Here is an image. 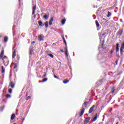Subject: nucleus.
I'll return each instance as SVG.
<instances>
[{"mask_svg": "<svg viewBox=\"0 0 124 124\" xmlns=\"http://www.w3.org/2000/svg\"><path fill=\"white\" fill-rule=\"evenodd\" d=\"M47 55L48 56L50 57V58H54V55H53L52 54H48Z\"/></svg>", "mask_w": 124, "mask_h": 124, "instance_id": "nucleus-23", "label": "nucleus"}, {"mask_svg": "<svg viewBox=\"0 0 124 124\" xmlns=\"http://www.w3.org/2000/svg\"><path fill=\"white\" fill-rule=\"evenodd\" d=\"M4 58H6V56H4V57L2 58V60H4Z\"/></svg>", "mask_w": 124, "mask_h": 124, "instance_id": "nucleus-34", "label": "nucleus"}, {"mask_svg": "<svg viewBox=\"0 0 124 124\" xmlns=\"http://www.w3.org/2000/svg\"><path fill=\"white\" fill-rule=\"evenodd\" d=\"M95 24H96V25L97 28V30L99 31L100 28H99V23H98V21L97 20L95 21Z\"/></svg>", "mask_w": 124, "mask_h": 124, "instance_id": "nucleus-4", "label": "nucleus"}, {"mask_svg": "<svg viewBox=\"0 0 124 124\" xmlns=\"http://www.w3.org/2000/svg\"><path fill=\"white\" fill-rule=\"evenodd\" d=\"M8 92L10 93H12V89H9Z\"/></svg>", "mask_w": 124, "mask_h": 124, "instance_id": "nucleus-28", "label": "nucleus"}, {"mask_svg": "<svg viewBox=\"0 0 124 124\" xmlns=\"http://www.w3.org/2000/svg\"><path fill=\"white\" fill-rule=\"evenodd\" d=\"M88 104V102H84V105H85V106H87V105Z\"/></svg>", "mask_w": 124, "mask_h": 124, "instance_id": "nucleus-31", "label": "nucleus"}, {"mask_svg": "<svg viewBox=\"0 0 124 124\" xmlns=\"http://www.w3.org/2000/svg\"><path fill=\"white\" fill-rule=\"evenodd\" d=\"M66 21V19H63L62 20V25H64L65 24V21Z\"/></svg>", "mask_w": 124, "mask_h": 124, "instance_id": "nucleus-12", "label": "nucleus"}, {"mask_svg": "<svg viewBox=\"0 0 124 124\" xmlns=\"http://www.w3.org/2000/svg\"><path fill=\"white\" fill-rule=\"evenodd\" d=\"M9 87H11V88H14V84H13V82H11Z\"/></svg>", "mask_w": 124, "mask_h": 124, "instance_id": "nucleus-14", "label": "nucleus"}, {"mask_svg": "<svg viewBox=\"0 0 124 124\" xmlns=\"http://www.w3.org/2000/svg\"><path fill=\"white\" fill-rule=\"evenodd\" d=\"M4 72H5V68L3 66H1V73H4Z\"/></svg>", "mask_w": 124, "mask_h": 124, "instance_id": "nucleus-10", "label": "nucleus"}, {"mask_svg": "<svg viewBox=\"0 0 124 124\" xmlns=\"http://www.w3.org/2000/svg\"><path fill=\"white\" fill-rule=\"evenodd\" d=\"M94 108V105H93L89 109V113L91 114L93 111V108Z\"/></svg>", "mask_w": 124, "mask_h": 124, "instance_id": "nucleus-3", "label": "nucleus"}, {"mask_svg": "<svg viewBox=\"0 0 124 124\" xmlns=\"http://www.w3.org/2000/svg\"><path fill=\"white\" fill-rule=\"evenodd\" d=\"M65 54L66 57H68V50L67 49H66Z\"/></svg>", "mask_w": 124, "mask_h": 124, "instance_id": "nucleus-17", "label": "nucleus"}, {"mask_svg": "<svg viewBox=\"0 0 124 124\" xmlns=\"http://www.w3.org/2000/svg\"><path fill=\"white\" fill-rule=\"evenodd\" d=\"M63 42L65 44V46H67V45L66 44V41H65V39H64Z\"/></svg>", "mask_w": 124, "mask_h": 124, "instance_id": "nucleus-29", "label": "nucleus"}, {"mask_svg": "<svg viewBox=\"0 0 124 124\" xmlns=\"http://www.w3.org/2000/svg\"><path fill=\"white\" fill-rule=\"evenodd\" d=\"M34 18H35V16H34Z\"/></svg>", "mask_w": 124, "mask_h": 124, "instance_id": "nucleus-43", "label": "nucleus"}, {"mask_svg": "<svg viewBox=\"0 0 124 124\" xmlns=\"http://www.w3.org/2000/svg\"><path fill=\"white\" fill-rule=\"evenodd\" d=\"M4 54V50H3L1 52V54L0 55V59H1L2 58V57H3V55Z\"/></svg>", "mask_w": 124, "mask_h": 124, "instance_id": "nucleus-7", "label": "nucleus"}, {"mask_svg": "<svg viewBox=\"0 0 124 124\" xmlns=\"http://www.w3.org/2000/svg\"><path fill=\"white\" fill-rule=\"evenodd\" d=\"M124 43L122 44L121 47L120 48V52L121 55H123V52H124Z\"/></svg>", "mask_w": 124, "mask_h": 124, "instance_id": "nucleus-1", "label": "nucleus"}, {"mask_svg": "<svg viewBox=\"0 0 124 124\" xmlns=\"http://www.w3.org/2000/svg\"><path fill=\"white\" fill-rule=\"evenodd\" d=\"M54 21V17H51L50 20H49V25L52 26V24H53V21Z\"/></svg>", "mask_w": 124, "mask_h": 124, "instance_id": "nucleus-5", "label": "nucleus"}, {"mask_svg": "<svg viewBox=\"0 0 124 124\" xmlns=\"http://www.w3.org/2000/svg\"><path fill=\"white\" fill-rule=\"evenodd\" d=\"M14 68H16V67H14Z\"/></svg>", "mask_w": 124, "mask_h": 124, "instance_id": "nucleus-40", "label": "nucleus"}, {"mask_svg": "<svg viewBox=\"0 0 124 124\" xmlns=\"http://www.w3.org/2000/svg\"><path fill=\"white\" fill-rule=\"evenodd\" d=\"M66 50H67V46H66Z\"/></svg>", "mask_w": 124, "mask_h": 124, "instance_id": "nucleus-35", "label": "nucleus"}, {"mask_svg": "<svg viewBox=\"0 0 124 124\" xmlns=\"http://www.w3.org/2000/svg\"><path fill=\"white\" fill-rule=\"evenodd\" d=\"M6 97L7 98H10V97H11V96L10 94H6Z\"/></svg>", "mask_w": 124, "mask_h": 124, "instance_id": "nucleus-25", "label": "nucleus"}, {"mask_svg": "<svg viewBox=\"0 0 124 124\" xmlns=\"http://www.w3.org/2000/svg\"><path fill=\"white\" fill-rule=\"evenodd\" d=\"M35 9H36V6H33L32 8V14L33 15L34 13H35Z\"/></svg>", "mask_w": 124, "mask_h": 124, "instance_id": "nucleus-6", "label": "nucleus"}, {"mask_svg": "<svg viewBox=\"0 0 124 124\" xmlns=\"http://www.w3.org/2000/svg\"><path fill=\"white\" fill-rule=\"evenodd\" d=\"M61 52H63V51H62V50H61Z\"/></svg>", "mask_w": 124, "mask_h": 124, "instance_id": "nucleus-42", "label": "nucleus"}, {"mask_svg": "<svg viewBox=\"0 0 124 124\" xmlns=\"http://www.w3.org/2000/svg\"><path fill=\"white\" fill-rule=\"evenodd\" d=\"M116 124H119V123H117Z\"/></svg>", "mask_w": 124, "mask_h": 124, "instance_id": "nucleus-41", "label": "nucleus"}, {"mask_svg": "<svg viewBox=\"0 0 124 124\" xmlns=\"http://www.w3.org/2000/svg\"><path fill=\"white\" fill-rule=\"evenodd\" d=\"M54 78H58V77L56 76H54Z\"/></svg>", "mask_w": 124, "mask_h": 124, "instance_id": "nucleus-33", "label": "nucleus"}, {"mask_svg": "<svg viewBox=\"0 0 124 124\" xmlns=\"http://www.w3.org/2000/svg\"><path fill=\"white\" fill-rule=\"evenodd\" d=\"M115 92V87H113L112 89V93H114V92Z\"/></svg>", "mask_w": 124, "mask_h": 124, "instance_id": "nucleus-27", "label": "nucleus"}, {"mask_svg": "<svg viewBox=\"0 0 124 124\" xmlns=\"http://www.w3.org/2000/svg\"><path fill=\"white\" fill-rule=\"evenodd\" d=\"M90 118H86L84 122L85 124H88V123H89V121H90Z\"/></svg>", "mask_w": 124, "mask_h": 124, "instance_id": "nucleus-9", "label": "nucleus"}, {"mask_svg": "<svg viewBox=\"0 0 124 124\" xmlns=\"http://www.w3.org/2000/svg\"><path fill=\"white\" fill-rule=\"evenodd\" d=\"M69 82V80H67L66 79H64L63 81V83L64 84H67V83H68Z\"/></svg>", "mask_w": 124, "mask_h": 124, "instance_id": "nucleus-18", "label": "nucleus"}, {"mask_svg": "<svg viewBox=\"0 0 124 124\" xmlns=\"http://www.w3.org/2000/svg\"><path fill=\"white\" fill-rule=\"evenodd\" d=\"M84 112H85V109L82 108L80 112V116H83V114H84Z\"/></svg>", "mask_w": 124, "mask_h": 124, "instance_id": "nucleus-11", "label": "nucleus"}, {"mask_svg": "<svg viewBox=\"0 0 124 124\" xmlns=\"http://www.w3.org/2000/svg\"><path fill=\"white\" fill-rule=\"evenodd\" d=\"M119 44H116V52H119Z\"/></svg>", "mask_w": 124, "mask_h": 124, "instance_id": "nucleus-15", "label": "nucleus"}, {"mask_svg": "<svg viewBox=\"0 0 124 124\" xmlns=\"http://www.w3.org/2000/svg\"><path fill=\"white\" fill-rule=\"evenodd\" d=\"M33 52V50H32V49L30 50V54H31V53H32Z\"/></svg>", "mask_w": 124, "mask_h": 124, "instance_id": "nucleus-32", "label": "nucleus"}, {"mask_svg": "<svg viewBox=\"0 0 124 124\" xmlns=\"http://www.w3.org/2000/svg\"><path fill=\"white\" fill-rule=\"evenodd\" d=\"M7 40H8V38L7 37H5L4 40V42H7Z\"/></svg>", "mask_w": 124, "mask_h": 124, "instance_id": "nucleus-21", "label": "nucleus"}, {"mask_svg": "<svg viewBox=\"0 0 124 124\" xmlns=\"http://www.w3.org/2000/svg\"><path fill=\"white\" fill-rule=\"evenodd\" d=\"M64 39H64V37H63V40L64 41Z\"/></svg>", "mask_w": 124, "mask_h": 124, "instance_id": "nucleus-36", "label": "nucleus"}, {"mask_svg": "<svg viewBox=\"0 0 124 124\" xmlns=\"http://www.w3.org/2000/svg\"><path fill=\"white\" fill-rule=\"evenodd\" d=\"M31 98V96H29L27 97V98H26V100H29V99H30Z\"/></svg>", "mask_w": 124, "mask_h": 124, "instance_id": "nucleus-30", "label": "nucleus"}, {"mask_svg": "<svg viewBox=\"0 0 124 124\" xmlns=\"http://www.w3.org/2000/svg\"><path fill=\"white\" fill-rule=\"evenodd\" d=\"M44 18H45V19H48V18H49V16L47 15H45L44 16Z\"/></svg>", "mask_w": 124, "mask_h": 124, "instance_id": "nucleus-26", "label": "nucleus"}, {"mask_svg": "<svg viewBox=\"0 0 124 124\" xmlns=\"http://www.w3.org/2000/svg\"><path fill=\"white\" fill-rule=\"evenodd\" d=\"M32 43H35V42H32Z\"/></svg>", "mask_w": 124, "mask_h": 124, "instance_id": "nucleus-39", "label": "nucleus"}, {"mask_svg": "<svg viewBox=\"0 0 124 124\" xmlns=\"http://www.w3.org/2000/svg\"><path fill=\"white\" fill-rule=\"evenodd\" d=\"M47 80H48L47 78H45V79H43L42 81H39V83H40V82H46V81H47Z\"/></svg>", "mask_w": 124, "mask_h": 124, "instance_id": "nucleus-22", "label": "nucleus"}, {"mask_svg": "<svg viewBox=\"0 0 124 124\" xmlns=\"http://www.w3.org/2000/svg\"><path fill=\"white\" fill-rule=\"evenodd\" d=\"M14 118H15V114H13L11 117V120H14Z\"/></svg>", "mask_w": 124, "mask_h": 124, "instance_id": "nucleus-16", "label": "nucleus"}, {"mask_svg": "<svg viewBox=\"0 0 124 124\" xmlns=\"http://www.w3.org/2000/svg\"><path fill=\"white\" fill-rule=\"evenodd\" d=\"M46 76V75H44V77H45Z\"/></svg>", "mask_w": 124, "mask_h": 124, "instance_id": "nucleus-38", "label": "nucleus"}, {"mask_svg": "<svg viewBox=\"0 0 124 124\" xmlns=\"http://www.w3.org/2000/svg\"><path fill=\"white\" fill-rule=\"evenodd\" d=\"M111 15H112V14H111V13H110V12H108L107 17H110Z\"/></svg>", "mask_w": 124, "mask_h": 124, "instance_id": "nucleus-19", "label": "nucleus"}, {"mask_svg": "<svg viewBox=\"0 0 124 124\" xmlns=\"http://www.w3.org/2000/svg\"><path fill=\"white\" fill-rule=\"evenodd\" d=\"M16 56V50H15L13 53V59H15Z\"/></svg>", "mask_w": 124, "mask_h": 124, "instance_id": "nucleus-8", "label": "nucleus"}, {"mask_svg": "<svg viewBox=\"0 0 124 124\" xmlns=\"http://www.w3.org/2000/svg\"><path fill=\"white\" fill-rule=\"evenodd\" d=\"M44 38V36H43V35H40L38 36V40L40 41H42V40H43Z\"/></svg>", "mask_w": 124, "mask_h": 124, "instance_id": "nucleus-2", "label": "nucleus"}, {"mask_svg": "<svg viewBox=\"0 0 124 124\" xmlns=\"http://www.w3.org/2000/svg\"><path fill=\"white\" fill-rule=\"evenodd\" d=\"M99 124H103V123L102 122V123H100Z\"/></svg>", "mask_w": 124, "mask_h": 124, "instance_id": "nucleus-37", "label": "nucleus"}, {"mask_svg": "<svg viewBox=\"0 0 124 124\" xmlns=\"http://www.w3.org/2000/svg\"><path fill=\"white\" fill-rule=\"evenodd\" d=\"M39 25L41 27H43L44 26L42 25V22L41 21H39Z\"/></svg>", "mask_w": 124, "mask_h": 124, "instance_id": "nucleus-20", "label": "nucleus"}, {"mask_svg": "<svg viewBox=\"0 0 124 124\" xmlns=\"http://www.w3.org/2000/svg\"><path fill=\"white\" fill-rule=\"evenodd\" d=\"M45 27H46V28H48V21L46 22Z\"/></svg>", "mask_w": 124, "mask_h": 124, "instance_id": "nucleus-24", "label": "nucleus"}, {"mask_svg": "<svg viewBox=\"0 0 124 124\" xmlns=\"http://www.w3.org/2000/svg\"><path fill=\"white\" fill-rule=\"evenodd\" d=\"M21 0H19V1H20Z\"/></svg>", "mask_w": 124, "mask_h": 124, "instance_id": "nucleus-44", "label": "nucleus"}, {"mask_svg": "<svg viewBox=\"0 0 124 124\" xmlns=\"http://www.w3.org/2000/svg\"><path fill=\"white\" fill-rule=\"evenodd\" d=\"M97 119V116L96 115L94 118H93V119H92V121H93V122H95V121H96V119Z\"/></svg>", "mask_w": 124, "mask_h": 124, "instance_id": "nucleus-13", "label": "nucleus"}]
</instances>
